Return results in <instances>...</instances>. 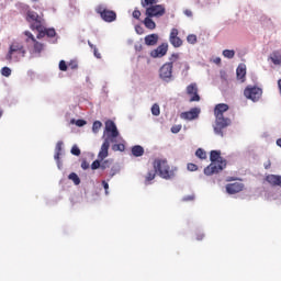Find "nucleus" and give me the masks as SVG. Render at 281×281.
I'll return each mask as SVG.
<instances>
[{"label": "nucleus", "mask_w": 281, "mask_h": 281, "mask_svg": "<svg viewBox=\"0 0 281 281\" xmlns=\"http://www.w3.org/2000/svg\"><path fill=\"white\" fill-rule=\"evenodd\" d=\"M182 13H183L187 18H192V10L184 9V11H182Z\"/></svg>", "instance_id": "a18cd8bd"}, {"label": "nucleus", "mask_w": 281, "mask_h": 281, "mask_svg": "<svg viewBox=\"0 0 281 281\" xmlns=\"http://www.w3.org/2000/svg\"><path fill=\"white\" fill-rule=\"evenodd\" d=\"M182 201H184V202L194 201V195H187V196L182 198Z\"/></svg>", "instance_id": "49530a36"}, {"label": "nucleus", "mask_w": 281, "mask_h": 281, "mask_svg": "<svg viewBox=\"0 0 281 281\" xmlns=\"http://www.w3.org/2000/svg\"><path fill=\"white\" fill-rule=\"evenodd\" d=\"M75 125H77V127H83L86 125V121L83 120H77L75 122Z\"/></svg>", "instance_id": "37998d69"}, {"label": "nucleus", "mask_w": 281, "mask_h": 281, "mask_svg": "<svg viewBox=\"0 0 281 281\" xmlns=\"http://www.w3.org/2000/svg\"><path fill=\"white\" fill-rule=\"evenodd\" d=\"M67 66L72 70H76L78 68L76 60H70V63H68Z\"/></svg>", "instance_id": "ea45409f"}, {"label": "nucleus", "mask_w": 281, "mask_h": 281, "mask_svg": "<svg viewBox=\"0 0 281 281\" xmlns=\"http://www.w3.org/2000/svg\"><path fill=\"white\" fill-rule=\"evenodd\" d=\"M173 65L171 63H165L162 67L158 70V76L160 80L169 83L173 80Z\"/></svg>", "instance_id": "0eeeda50"}, {"label": "nucleus", "mask_w": 281, "mask_h": 281, "mask_svg": "<svg viewBox=\"0 0 281 281\" xmlns=\"http://www.w3.org/2000/svg\"><path fill=\"white\" fill-rule=\"evenodd\" d=\"M213 63L216 65H221V58L220 57L214 58Z\"/></svg>", "instance_id": "603ef678"}, {"label": "nucleus", "mask_w": 281, "mask_h": 281, "mask_svg": "<svg viewBox=\"0 0 281 281\" xmlns=\"http://www.w3.org/2000/svg\"><path fill=\"white\" fill-rule=\"evenodd\" d=\"M270 60L274 66L281 65V55L279 54V52H272V54H270Z\"/></svg>", "instance_id": "412c9836"}, {"label": "nucleus", "mask_w": 281, "mask_h": 281, "mask_svg": "<svg viewBox=\"0 0 281 281\" xmlns=\"http://www.w3.org/2000/svg\"><path fill=\"white\" fill-rule=\"evenodd\" d=\"M19 54L21 57H25V47L20 42H13L11 43V46H9V53L7 54V59L12 60V55Z\"/></svg>", "instance_id": "1a4fd4ad"}, {"label": "nucleus", "mask_w": 281, "mask_h": 281, "mask_svg": "<svg viewBox=\"0 0 281 281\" xmlns=\"http://www.w3.org/2000/svg\"><path fill=\"white\" fill-rule=\"evenodd\" d=\"M137 34H142L140 32H137Z\"/></svg>", "instance_id": "13d9d810"}, {"label": "nucleus", "mask_w": 281, "mask_h": 281, "mask_svg": "<svg viewBox=\"0 0 281 281\" xmlns=\"http://www.w3.org/2000/svg\"><path fill=\"white\" fill-rule=\"evenodd\" d=\"M88 46L90 47V49H92V55L94 56V58L102 59V54H99V52L97 50V47L94 45H92L90 42H88Z\"/></svg>", "instance_id": "393cba45"}, {"label": "nucleus", "mask_w": 281, "mask_h": 281, "mask_svg": "<svg viewBox=\"0 0 281 281\" xmlns=\"http://www.w3.org/2000/svg\"><path fill=\"white\" fill-rule=\"evenodd\" d=\"M241 191H244V183H241V182H234V183L225 184V192H227V194H229V195L237 194Z\"/></svg>", "instance_id": "f8f14e48"}, {"label": "nucleus", "mask_w": 281, "mask_h": 281, "mask_svg": "<svg viewBox=\"0 0 281 281\" xmlns=\"http://www.w3.org/2000/svg\"><path fill=\"white\" fill-rule=\"evenodd\" d=\"M276 144L281 148V138L277 139Z\"/></svg>", "instance_id": "6e6d98bb"}, {"label": "nucleus", "mask_w": 281, "mask_h": 281, "mask_svg": "<svg viewBox=\"0 0 281 281\" xmlns=\"http://www.w3.org/2000/svg\"><path fill=\"white\" fill-rule=\"evenodd\" d=\"M158 2H142V7H147V18H160L165 15V7L160 4H154Z\"/></svg>", "instance_id": "39448f33"}, {"label": "nucleus", "mask_w": 281, "mask_h": 281, "mask_svg": "<svg viewBox=\"0 0 281 281\" xmlns=\"http://www.w3.org/2000/svg\"><path fill=\"white\" fill-rule=\"evenodd\" d=\"M245 78H246V66L244 65L237 66V80H241V82H244Z\"/></svg>", "instance_id": "6ab92c4d"}, {"label": "nucleus", "mask_w": 281, "mask_h": 281, "mask_svg": "<svg viewBox=\"0 0 281 281\" xmlns=\"http://www.w3.org/2000/svg\"><path fill=\"white\" fill-rule=\"evenodd\" d=\"M187 170L194 172L199 170V166H196L195 164H187Z\"/></svg>", "instance_id": "4c0bfd02"}, {"label": "nucleus", "mask_w": 281, "mask_h": 281, "mask_svg": "<svg viewBox=\"0 0 281 281\" xmlns=\"http://www.w3.org/2000/svg\"><path fill=\"white\" fill-rule=\"evenodd\" d=\"M169 48V44L162 43L160 46L156 47V49L151 50V58H162L167 55V50Z\"/></svg>", "instance_id": "ddd939ff"}, {"label": "nucleus", "mask_w": 281, "mask_h": 281, "mask_svg": "<svg viewBox=\"0 0 281 281\" xmlns=\"http://www.w3.org/2000/svg\"><path fill=\"white\" fill-rule=\"evenodd\" d=\"M150 171H156V173H158V176L165 180H171L176 176L175 169L169 167V164H167V160L165 159L154 160V169Z\"/></svg>", "instance_id": "20e7f679"}, {"label": "nucleus", "mask_w": 281, "mask_h": 281, "mask_svg": "<svg viewBox=\"0 0 281 281\" xmlns=\"http://www.w3.org/2000/svg\"><path fill=\"white\" fill-rule=\"evenodd\" d=\"M262 93L263 91L261 90V88H257V87L248 86L244 90V97H246L247 100H250L252 102H259Z\"/></svg>", "instance_id": "6e6552de"}, {"label": "nucleus", "mask_w": 281, "mask_h": 281, "mask_svg": "<svg viewBox=\"0 0 281 281\" xmlns=\"http://www.w3.org/2000/svg\"><path fill=\"white\" fill-rule=\"evenodd\" d=\"M134 48H135V52H142V44H139V43H135V46H134Z\"/></svg>", "instance_id": "09e8293b"}, {"label": "nucleus", "mask_w": 281, "mask_h": 281, "mask_svg": "<svg viewBox=\"0 0 281 281\" xmlns=\"http://www.w3.org/2000/svg\"><path fill=\"white\" fill-rule=\"evenodd\" d=\"M139 15H140V13H139L138 10H134V11H133V19L138 20V19H139Z\"/></svg>", "instance_id": "de8ad7c7"}, {"label": "nucleus", "mask_w": 281, "mask_h": 281, "mask_svg": "<svg viewBox=\"0 0 281 281\" xmlns=\"http://www.w3.org/2000/svg\"><path fill=\"white\" fill-rule=\"evenodd\" d=\"M223 57H225L227 59L234 58V50L233 49L223 50Z\"/></svg>", "instance_id": "473e14b6"}, {"label": "nucleus", "mask_w": 281, "mask_h": 281, "mask_svg": "<svg viewBox=\"0 0 281 281\" xmlns=\"http://www.w3.org/2000/svg\"><path fill=\"white\" fill-rule=\"evenodd\" d=\"M36 31H38V33H43V34L47 35V37H49V38L56 36V32L54 31V29L41 30V25H36Z\"/></svg>", "instance_id": "aec40b11"}, {"label": "nucleus", "mask_w": 281, "mask_h": 281, "mask_svg": "<svg viewBox=\"0 0 281 281\" xmlns=\"http://www.w3.org/2000/svg\"><path fill=\"white\" fill-rule=\"evenodd\" d=\"M210 161L211 164L203 169V173L207 177L217 175L227 166V161L221 157V151L218 150L210 151Z\"/></svg>", "instance_id": "7ed1b4c3"}, {"label": "nucleus", "mask_w": 281, "mask_h": 281, "mask_svg": "<svg viewBox=\"0 0 281 281\" xmlns=\"http://www.w3.org/2000/svg\"><path fill=\"white\" fill-rule=\"evenodd\" d=\"M181 130V126L180 125H173L171 126V133L173 134H178Z\"/></svg>", "instance_id": "a19ab883"}, {"label": "nucleus", "mask_w": 281, "mask_h": 281, "mask_svg": "<svg viewBox=\"0 0 281 281\" xmlns=\"http://www.w3.org/2000/svg\"><path fill=\"white\" fill-rule=\"evenodd\" d=\"M45 36H47V35L44 34V33H38V34L36 35V40H41V38H43V37H45Z\"/></svg>", "instance_id": "8fccbe9b"}, {"label": "nucleus", "mask_w": 281, "mask_h": 281, "mask_svg": "<svg viewBox=\"0 0 281 281\" xmlns=\"http://www.w3.org/2000/svg\"><path fill=\"white\" fill-rule=\"evenodd\" d=\"M151 114H154V116H159L160 115V106L158 104H154L151 106Z\"/></svg>", "instance_id": "72a5a7b5"}, {"label": "nucleus", "mask_w": 281, "mask_h": 281, "mask_svg": "<svg viewBox=\"0 0 281 281\" xmlns=\"http://www.w3.org/2000/svg\"><path fill=\"white\" fill-rule=\"evenodd\" d=\"M0 75H2L4 78H8L9 76H12V69L2 67V69H0Z\"/></svg>", "instance_id": "c756f323"}, {"label": "nucleus", "mask_w": 281, "mask_h": 281, "mask_svg": "<svg viewBox=\"0 0 281 281\" xmlns=\"http://www.w3.org/2000/svg\"><path fill=\"white\" fill-rule=\"evenodd\" d=\"M120 136V132H117V126L111 120L106 121L105 127H103V144H101V149H99V154H97L98 160L92 161L90 165V169L92 170H106L111 168L110 161L104 160L109 157V148H111V144H114L116 138ZM103 161V162H101Z\"/></svg>", "instance_id": "f257e3e1"}, {"label": "nucleus", "mask_w": 281, "mask_h": 281, "mask_svg": "<svg viewBox=\"0 0 281 281\" xmlns=\"http://www.w3.org/2000/svg\"><path fill=\"white\" fill-rule=\"evenodd\" d=\"M27 22L38 23V14L34 11H27Z\"/></svg>", "instance_id": "5701e85b"}, {"label": "nucleus", "mask_w": 281, "mask_h": 281, "mask_svg": "<svg viewBox=\"0 0 281 281\" xmlns=\"http://www.w3.org/2000/svg\"><path fill=\"white\" fill-rule=\"evenodd\" d=\"M125 150V146L124 144H115L113 145V151H124Z\"/></svg>", "instance_id": "f704fd0d"}, {"label": "nucleus", "mask_w": 281, "mask_h": 281, "mask_svg": "<svg viewBox=\"0 0 281 281\" xmlns=\"http://www.w3.org/2000/svg\"><path fill=\"white\" fill-rule=\"evenodd\" d=\"M68 180L72 181V183H75V186H79L81 183L79 176H77V173H75V172H72L68 176Z\"/></svg>", "instance_id": "b1692460"}, {"label": "nucleus", "mask_w": 281, "mask_h": 281, "mask_svg": "<svg viewBox=\"0 0 281 281\" xmlns=\"http://www.w3.org/2000/svg\"><path fill=\"white\" fill-rule=\"evenodd\" d=\"M199 115H201V108H191L188 112L180 113V119L191 122L198 120Z\"/></svg>", "instance_id": "9b49d317"}, {"label": "nucleus", "mask_w": 281, "mask_h": 281, "mask_svg": "<svg viewBox=\"0 0 281 281\" xmlns=\"http://www.w3.org/2000/svg\"><path fill=\"white\" fill-rule=\"evenodd\" d=\"M178 59H180V55L178 53H173L171 54V56L169 57V63L167 64H171V66H173V64L176 61H178Z\"/></svg>", "instance_id": "2f4dec72"}, {"label": "nucleus", "mask_w": 281, "mask_h": 281, "mask_svg": "<svg viewBox=\"0 0 281 281\" xmlns=\"http://www.w3.org/2000/svg\"><path fill=\"white\" fill-rule=\"evenodd\" d=\"M32 43H34V54H41V52H43V44L37 41H34Z\"/></svg>", "instance_id": "c85d7f7f"}, {"label": "nucleus", "mask_w": 281, "mask_h": 281, "mask_svg": "<svg viewBox=\"0 0 281 281\" xmlns=\"http://www.w3.org/2000/svg\"><path fill=\"white\" fill-rule=\"evenodd\" d=\"M25 36H27V40L25 42H30L32 41V43L36 42V37H34V35H32V33L30 31H25Z\"/></svg>", "instance_id": "c9c22d12"}, {"label": "nucleus", "mask_w": 281, "mask_h": 281, "mask_svg": "<svg viewBox=\"0 0 281 281\" xmlns=\"http://www.w3.org/2000/svg\"><path fill=\"white\" fill-rule=\"evenodd\" d=\"M70 154L79 157L81 155V150L77 146H72V149H70Z\"/></svg>", "instance_id": "58836bf2"}, {"label": "nucleus", "mask_w": 281, "mask_h": 281, "mask_svg": "<svg viewBox=\"0 0 281 281\" xmlns=\"http://www.w3.org/2000/svg\"><path fill=\"white\" fill-rule=\"evenodd\" d=\"M131 155L135 158L142 157L144 155V148L139 145H135L131 147Z\"/></svg>", "instance_id": "f3484780"}, {"label": "nucleus", "mask_w": 281, "mask_h": 281, "mask_svg": "<svg viewBox=\"0 0 281 281\" xmlns=\"http://www.w3.org/2000/svg\"><path fill=\"white\" fill-rule=\"evenodd\" d=\"M69 66L66 64L65 60L59 61V70L66 72L68 71Z\"/></svg>", "instance_id": "e433bc0d"}, {"label": "nucleus", "mask_w": 281, "mask_h": 281, "mask_svg": "<svg viewBox=\"0 0 281 281\" xmlns=\"http://www.w3.org/2000/svg\"><path fill=\"white\" fill-rule=\"evenodd\" d=\"M187 95L191 97L189 98V102H200L201 97L199 95V87L196 83H191L187 86L186 88Z\"/></svg>", "instance_id": "9d476101"}, {"label": "nucleus", "mask_w": 281, "mask_h": 281, "mask_svg": "<svg viewBox=\"0 0 281 281\" xmlns=\"http://www.w3.org/2000/svg\"><path fill=\"white\" fill-rule=\"evenodd\" d=\"M158 172L154 171V170H149V172H147V176H144V183H150L151 181H154V179H156V175Z\"/></svg>", "instance_id": "4be33fe9"}, {"label": "nucleus", "mask_w": 281, "mask_h": 281, "mask_svg": "<svg viewBox=\"0 0 281 281\" xmlns=\"http://www.w3.org/2000/svg\"><path fill=\"white\" fill-rule=\"evenodd\" d=\"M64 146L63 142H57V147H55V150H57V154H54V160H58V157L61 156V147Z\"/></svg>", "instance_id": "a878e982"}, {"label": "nucleus", "mask_w": 281, "mask_h": 281, "mask_svg": "<svg viewBox=\"0 0 281 281\" xmlns=\"http://www.w3.org/2000/svg\"><path fill=\"white\" fill-rule=\"evenodd\" d=\"M94 12H97V14L101 16V20H103V22H106V23H113L117 19V14L115 13V11H111L104 8V5L97 7L94 9Z\"/></svg>", "instance_id": "423d86ee"}, {"label": "nucleus", "mask_w": 281, "mask_h": 281, "mask_svg": "<svg viewBox=\"0 0 281 281\" xmlns=\"http://www.w3.org/2000/svg\"><path fill=\"white\" fill-rule=\"evenodd\" d=\"M143 24H144V27H146L149 31L156 30V22H154L151 18H144Z\"/></svg>", "instance_id": "a211bd4d"}, {"label": "nucleus", "mask_w": 281, "mask_h": 281, "mask_svg": "<svg viewBox=\"0 0 281 281\" xmlns=\"http://www.w3.org/2000/svg\"><path fill=\"white\" fill-rule=\"evenodd\" d=\"M229 108L225 103L216 104L214 106V117L215 125H214V134L223 137V130L232 124V121L228 117L223 116L225 112H227Z\"/></svg>", "instance_id": "f03ea898"}, {"label": "nucleus", "mask_w": 281, "mask_h": 281, "mask_svg": "<svg viewBox=\"0 0 281 281\" xmlns=\"http://www.w3.org/2000/svg\"><path fill=\"white\" fill-rule=\"evenodd\" d=\"M99 130H102V122L94 121V123H92V133L97 134Z\"/></svg>", "instance_id": "bb28decb"}, {"label": "nucleus", "mask_w": 281, "mask_h": 281, "mask_svg": "<svg viewBox=\"0 0 281 281\" xmlns=\"http://www.w3.org/2000/svg\"><path fill=\"white\" fill-rule=\"evenodd\" d=\"M266 182L272 187L281 188V176L268 175L266 176Z\"/></svg>", "instance_id": "2eb2a0df"}, {"label": "nucleus", "mask_w": 281, "mask_h": 281, "mask_svg": "<svg viewBox=\"0 0 281 281\" xmlns=\"http://www.w3.org/2000/svg\"><path fill=\"white\" fill-rule=\"evenodd\" d=\"M196 42H198L196 35H194V34L187 35V43H189L191 45H195Z\"/></svg>", "instance_id": "7c9ffc66"}, {"label": "nucleus", "mask_w": 281, "mask_h": 281, "mask_svg": "<svg viewBox=\"0 0 281 281\" xmlns=\"http://www.w3.org/2000/svg\"><path fill=\"white\" fill-rule=\"evenodd\" d=\"M158 34H149L147 36H144V45H147L149 47L156 46L158 44Z\"/></svg>", "instance_id": "dca6fc26"}, {"label": "nucleus", "mask_w": 281, "mask_h": 281, "mask_svg": "<svg viewBox=\"0 0 281 281\" xmlns=\"http://www.w3.org/2000/svg\"><path fill=\"white\" fill-rule=\"evenodd\" d=\"M144 1H155V0H144Z\"/></svg>", "instance_id": "4d7b16f0"}, {"label": "nucleus", "mask_w": 281, "mask_h": 281, "mask_svg": "<svg viewBox=\"0 0 281 281\" xmlns=\"http://www.w3.org/2000/svg\"><path fill=\"white\" fill-rule=\"evenodd\" d=\"M169 44H171L173 48H180L182 46V40L178 37V29H171L169 33Z\"/></svg>", "instance_id": "4468645a"}, {"label": "nucleus", "mask_w": 281, "mask_h": 281, "mask_svg": "<svg viewBox=\"0 0 281 281\" xmlns=\"http://www.w3.org/2000/svg\"><path fill=\"white\" fill-rule=\"evenodd\" d=\"M203 238H204V235H203V234L196 235V240L201 241V240H203Z\"/></svg>", "instance_id": "864d4df0"}, {"label": "nucleus", "mask_w": 281, "mask_h": 281, "mask_svg": "<svg viewBox=\"0 0 281 281\" xmlns=\"http://www.w3.org/2000/svg\"><path fill=\"white\" fill-rule=\"evenodd\" d=\"M277 87L279 88V93H281V79L277 81Z\"/></svg>", "instance_id": "5fc2aeb1"}, {"label": "nucleus", "mask_w": 281, "mask_h": 281, "mask_svg": "<svg viewBox=\"0 0 281 281\" xmlns=\"http://www.w3.org/2000/svg\"><path fill=\"white\" fill-rule=\"evenodd\" d=\"M263 168L266 170L270 169V160L266 161V164H263Z\"/></svg>", "instance_id": "3c124183"}, {"label": "nucleus", "mask_w": 281, "mask_h": 281, "mask_svg": "<svg viewBox=\"0 0 281 281\" xmlns=\"http://www.w3.org/2000/svg\"><path fill=\"white\" fill-rule=\"evenodd\" d=\"M91 164H88V161L83 160L81 161V169L88 170L90 168Z\"/></svg>", "instance_id": "c03bdc74"}, {"label": "nucleus", "mask_w": 281, "mask_h": 281, "mask_svg": "<svg viewBox=\"0 0 281 281\" xmlns=\"http://www.w3.org/2000/svg\"><path fill=\"white\" fill-rule=\"evenodd\" d=\"M196 158L205 160L207 158V154L202 148H199L196 149Z\"/></svg>", "instance_id": "cd10ccee"}, {"label": "nucleus", "mask_w": 281, "mask_h": 281, "mask_svg": "<svg viewBox=\"0 0 281 281\" xmlns=\"http://www.w3.org/2000/svg\"><path fill=\"white\" fill-rule=\"evenodd\" d=\"M101 186H103V190L106 191V195H109V182L105 180L101 181Z\"/></svg>", "instance_id": "79ce46f5"}]
</instances>
